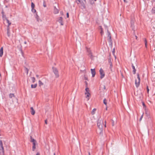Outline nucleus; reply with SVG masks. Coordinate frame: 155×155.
<instances>
[{
	"label": "nucleus",
	"instance_id": "1",
	"mask_svg": "<svg viewBox=\"0 0 155 155\" xmlns=\"http://www.w3.org/2000/svg\"><path fill=\"white\" fill-rule=\"evenodd\" d=\"M30 141L33 143L32 150L34 151L36 149V145L37 144V142L31 136L30 137Z\"/></svg>",
	"mask_w": 155,
	"mask_h": 155
},
{
	"label": "nucleus",
	"instance_id": "2",
	"mask_svg": "<svg viewBox=\"0 0 155 155\" xmlns=\"http://www.w3.org/2000/svg\"><path fill=\"white\" fill-rule=\"evenodd\" d=\"M103 125V120L102 119H99L97 121V125L101 131H102Z\"/></svg>",
	"mask_w": 155,
	"mask_h": 155
},
{
	"label": "nucleus",
	"instance_id": "3",
	"mask_svg": "<svg viewBox=\"0 0 155 155\" xmlns=\"http://www.w3.org/2000/svg\"><path fill=\"white\" fill-rule=\"evenodd\" d=\"M4 149L3 146V143L2 140H0V155H4Z\"/></svg>",
	"mask_w": 155,
	"mask_h": 155
},
{
	"label": "nucleus",
	"instance_id": "4",
	"mask_svg": "<svg viewBox=\"0 0 155 155\" xmlns=\"http://www.w3.org/2000/svg\"><path fill=\"white\" fill-rule=\"evenodd\" d=\"M87 51L88 53V55L91 59H93L94 58V56L93 55L90 49L89 48H87Z\"/></svg>",
	"mask_w": 155,
	"mask_h": 155
},
{
	"label": "nucleus",
	"instance_id": "5",
	"mask_svg": "<svg viewBox=\"0 0 155 155\" xmlns=\"http://www.w3.org/2000/svg\"><path fill=\"white\" fill-rule=\"evenodd\" d=\"M52 69L53 72L55 74L56 77L57 78L59 77V75L58 73V71L57 69L54 67H53Z\"/></svg>",
	"mask_w": 155,
	"mask_h": 155
},
{
	"label": "nucleus",
	"instance_id": "6",
	"mask_svg": "<svg viewBox=\"0 0 155 155\" xmlns=\"http://www.w3.org/2000/svg\"><path fill=\"white\" fill-rule=\"evenodd\" d=\"M100 74L101 75L100 78L101 79L103 78L105 76V74L103 70L101 68L99 71Z\"/></svg>",
	"mask_w": 155,
	"mask_h": 155
},
{
	"label": "nucleus",
	"instance_id": "7",
	"mask_svg": "<svg viewBox=\"0 0 155 155\" xmlns=\"http://www.w3.org/2000/svg\"><path fill=\"white\" fill-rule=\"evenodd\" d=\"M107 37L109 38L108 41L110 43L112 44V41L111 38L110 33L109 32L108 30H107Z\"/></svg>",
	"mask_w": 155,
	"mask_h": 155
},
{
	"label": "nucleus",
	"instance_id": "8",
	"mask_svg": "<svg viewBox=\"0 0 155 155\" xmlns=\"http://www.w3.org/2000/svg\"><path fill=\"white\" fill-rule=\"evenodd\" d=\"M91 72L92 74V77H94L95 74V69H91Z\"/></svg>",
	"mask_w": 155,
	"mask_h": 155
},
{
	"label": "nucleus",
	"instance_id": "9",
	"mask_svg": "<svg viewBox=\"0 0 155 155\" xmlns=\"http://www.w3.org/2000/svg\"><path fill=\"white\" fill-rule=\"evenodd\" d=\"M2 14L3 19L4 21H5V19H6L7 18L6 15H5L4 12L3 11H2Z\"/></svg>",
	"mask_w": 155,
	"mask_h": 155
},
{
	"label": "nucleus",
	"instance_id": "10",
	"mask_svg": "<svg viewBox=\"0 0 155 155\" xmlns=\"http://www.w3.org/2000/svg\"><path fill=\"white\" fill-rule=\"evenodd\" d=\"M62 17H60L58 19V22L61 24V25H63L62 21Z\"/></svg>",
	"mask_w": 155,
	"mask_h": 155
},
{
	"label": "nucleus",
	"instance_id": "11",
	"mask_svg": "<svg viewBox=\"0 0 155 155\" xmlns=\"http://www.w3.org/2000/svg\"><path fill=\"white\" fill-rule=\"evenodd\" d=\"M54 13L55 14H58L59 13L58 10L56 8V7L55 6L54 7Z\"/></svg>",
	"mask_w": 155,
	"mask_h": 155
},
{
	"label": "nucleus",
	"instance_id": "12",
	"mask_svg": "<svg viewBox=\"0 0 155 155\" xmlns=\"http://www.w3.org/2000/svg\"><path fill=\"white\" fill-rule=\"evenodd\" d=\"M31 114L32 115H34L35 113V110H34L33 107H31Z\"/></svg>",
	"mask_w": 155,
	"mask_h": 155
},
{
	"label": "nucleus",
	"instance_id": "13",
	"mask_svg": "<svg viewBox=\"0 0 155 155\" xmlns=\"http://www.w3.org/2000/svg\"><path fill=\"white\" fill-rule=\"evenodd\" d=\"M3 54V49L2 47L0 49V57H2Z\"/></svg>",
	"mask_w": 155,
	"mask_h": 155
},
{
	"label": "nucleus",
	"instance_id": "14",
	"mask_svg": "<svg viewBox=\"0 0 155 155\" xmlns=\"http://www.w3.org/2000/svg\"><path fill=\"white\" fill-rule=\"evenodd\" d=\"M132 68L133 69V73L134 74H135V72H136V69L135 68L134 66L133 65V64H132Z\"/></svg>",
	"mask_w": 155,
	"mask_h": 155
},
{
	"label": "nucleus",
	"instance_id": "15",
	"mask_svg": "<svg viewBox=\"0 0 155 155\" xmlns=\"http://www.w3.org/2000/svg\"><path fill=\"white\" fill-rule=\"evenodd\" d=\"M85 91V95H86L88 93H90L89 89L87 87L86 88Z\"/></svg>",
	"mask_w": 155,
	"mask_h": 155
},
{
	"label": "nucleus",
	"instance_id": "16",
	"mask_svg": "<svg viewBox=\"0 0 155 155\" xmlns=\"http://www.w3.org/2000/svg\"><path fill=\"white\" fill-rule=\"evenodd\" d=\"M7 34L8 36V37H9L10 35V30H9V28H7Z\"/></svg>",
	"mask_w": 155,
	"mask_h": 155
},
{
	"label": "nucleus",
	"instance_id": "17",
	"mask_svg": "<svg viewBox=\"0 0 155 155\" xmlns=\"http://www.w3.org/2000/svg\"><path fill=\"white\" fill-rule=\"evenodd\" d=\"M140 82L138 81V82H137V80H135V83L137 87H138L140 85Z\"/></svg>",
	"mask_w": 155,
	"mask_h": 155
},
{
	"label": "nucleus",
	"instance_id": "18",
	"mask_svg": "<svg viewBox=\"0 0 155 155\" xmlns=\"http://www.w3.org/2000/svg\"><path fill=\"white\" fill-rule=\"evenodd\" d=\"M5 20H6L7 22L8 23V26L7 28H9V26L11 25V22L7 19H5Z\"/></svg>",
	"mask_w": 155,
	"mask_h": 155
},
{
	"label": "nucleus",
	"instance_id": "19",
	"mask_svg": "<svg viewBox=\"0 0 155 155\" xmlns=\"http://www.w3.org/2000/svg\"><path fill=\"white\" fill-rule=\"evenodd\" d=\"M112 67H113L112 64L111 62H110V71L111 72L113 71Z\"/></svg>",
	"mask_w": 155,
	"mask_h": 155
},
{
	"label": "nucleus",
	"instance_id": "20",
	"mask_svg": "<svg viewBox=\"0 0 155 155\" xmlns=\"http://www.w3.org/2000/svg\"><path fill=\"white\" fill-rule=\"evenodd\" d=\"M96 108H94L92 110L91 112V113L92 115L94 114L95 113L96 111Z\"/></svg>",
	"mask_w": 155,
	"mask_h": 155
},
{
	"label": "nucleus",
	"instance_id": "21",
	"mask_svg": "<svg viewBox=\"0 0 155 155\" xmlns=\"http://www.w3.org/2000/svg\"><path fill=\"white\" fill-rule=\"evenodd\" d=\"M9 98H12L13 97H15V96L13 94L11 93L9 94Z\"/></svg>",
	"mask_w": 155,
	"mask_h": 155
},
{
	"label": "nucleus",
	"instance_id": "22",
	"mask_svg": "<svg viewBox=\"0 0 155 155\" xmlns=\"http://www.w3.org/2000/svg\"><path fill=\"white\" fill-rule=\"evenodd\" d=\"M37 84H35L34 85L31 84V88H35L37 86Z\"/></svg>",
	"mask_w": 155,
	"mask_h": 155
},
{
	"label": "nucleus",
	"instance_id": "23",
	"mask_svg": "<svg viewBox=\"0 0 155 155\" xmlns=\"http://www.w3.org/2000/svg\"><path fill=\"white\" fill-rule=\"evenodd\" d=\"M35 18L37 19V21L39 22L40 20V19L39 18V16L38 15L37 13H36L35 16Z\"/></svg>",
	"mask_w": 155,
	"mask_h": 155
},
{
	"label": "nucleus",
	"instance_id": "24",
	"mask_svg": "<svg viewBox=\"0 0 155 155\" xmlns=\"http://www.w3.org/2000/svg\"><path fill=\"white\" fill-rule=\"evenodd\" d=\"M134 21L133 20H131V27L132 28L134 27Z\"/></svg>",
	"mask_w": 155,
	"mask_h": 155
},
{
	"label": "nucleus",
	"instance_id": "25",
	"mask_svg": "<svg viewBox=\"0 0 155 155\" xmlns=\"http://www.w3.org/2000/svg\"><path fill=\"white\" fill-rule=\"evenodd\" d=\"M38 83H39V86H41V85H43V83L40 80H39V81Z\"/></svg>",
	"mask_w": 155,
	"mask_h": 155
},
{
	"label": "nucleus",
	"instance_id": "26",
	"mask_svg": "<svg viewBox=\"0 0 155 155\" xmlns=\"http://www.w3.org/2000/svg\"><path fill=\"white\" fill-rule=\"evenodd\" d=\"M35 5L33 2H31V8H34L35 7Z\"/></svg>",
	"mask_w": 155,
	"mask_h": 155
},
{
	"label": "nucleus",
	"instance_id": "27",
	"mask_svg": "<svg viewBox=\"0 0 155 155\" xmlns=\"http://www.w3.org/2000/svg\"><path fill=\"white\" fill-rule=\"evenodd\" d=\"M103 102H104V103L105 104V105H107V100H106V99H104V100H103Z\"/></svg>",
	"mask_w": 155,
	"mask_h": 155
},
{
	"label": "nucleus",
	"instance_id": "28",
	"mask_svg": "<svg viewBox=\"0 0 155 155\" xmlns=\"http://www.w3.org/2000/svg\"><path fill=\"white\" fill-rule=\"evenodd\" d=\"M86 97L87 98V97H89L90 95V93H88L86 95Z\"/></svg>",
	"mask_w": 155,
	"mask_h": 155
},
{
	"label": "nucleus",
	"instance_id": "29",
	"mask_svg": "<svg viewBox=\"0 0 155 155\" xmlns=\"http://www.w3.org/2000/svg\"><path fill=\"white\" fill-rule=\"evenodd\" d=\"M31 11L33 13H35L36 12V10L34 8H31Z\"/></svg>",
	"mask_w": 155,
	"mask_h": 155
},
{
	"label": "nucleus",
	"instance_id": "30",
	"mask_svg": "<svg viewBox=\"0 0 155 155\" xmlns=\"http://www.w3.org/2000/svg\"><path fill=\"white\" fill-rule=\"evenodd\" d=\"M137 78L138 80V81L140 82V76H139V74H137Z\"/></svg>",
	"mask_w": 155,
	"mask_h": 155
},
{
	"label": "nucleus",
	"instance_id": "31",
	"mask_svg": "<svg viewBox=\"0 0 155 155\" xmlns=\"http://www.w3.org/2000/svg\"><path fill=\"white\" fill-rule=\"evenodd\" d=\"M31 80L33 83H34L35 81V78L34 77H32L31 78Z\"/></svg>",
	"mask_w": 155,
	"mask_h": 155
},
{
	"label": "nucleus",
	"instance_id": "32",
	"mask_svg": "<svg viewBox=\"0 0 155 155\" xmlns=\"http://www.w3.org/2000/svg\"><path fill=\"white\" fill-rule=\"evenodd\" d=\"M76 2L78 4H79L81 2V0H76Z\"/></svg>",
	"mask_w": 155,
	"mask_h": 155
},
{
	"label": "nucleus",
	"instance_id": "33",
	"mask_svg": "<svg viewBox=\"0 0 155 155\" xmlns=\"http://www.w3.org/2000/svg\"><path fill=\"white\" fill-rule=\"evenodd\" d=\"M144 42H145V47H147V40L145 39Z\"/></svg>",
	"mask_w": 155,
	"mask_h": 155
},
{
	"label": "nucleus",
	"instance_id": "34",
	"mask_svg": "<svg viewBox=\"0 0 155 155\" xmlns=\"http://www.w3.org/2000/svg\"><path fill=\"white\" fill-rule=\"evenodd\" d=\"M101 35H102L103 34V30L101 28Z\"/></svg>",
	"mask_w": 155,
	"mask_h": 155
},
{
	"label": "nucleus",
	"instance_id": "35",
	"mask_svg": "<svg viewBox=\"0 0 155 155\" xmlns=\"http://www.w3.org/2000/svg\"><path fill=\"white\" fill-rule=\"evenodd\" d=\"M115 49L114 48L113 50V51H112V53H113L114 55V53H115Z\"/></svg>",
	"mask_w": 155,
	"mask_h": 155
},
{
	"label": "nucleus",
	"instance_id": "36",
	"mask_svg": "<svg viewBox=\"0 0 155 155\" xmlns=\"http://www.w3.org/2000/svg\"><path fill=\"white\" fill-rule=\"evenodd\" d=\"M43 5L44 7H45L46 6V5L45 4V2H44V3H43Z\"/></svg>",
	"mask_w": 155,
	"mask_h": 155
},
{
	"label": "nucleus",
	"instance_id": "37",
	"mask_svg": "<svg viewBox=\"0 0 155 155\" xmlns=\"http://www.w3.org/2000/svg\"><path fill=\"white\" fill-rule=\"evenodd\" d=\"M149 89L148 87L147 86V92L148 93L149 92Z\"/></svg>",
	"mask_w": 155,
	"mask_h": 155
},
{
	"label": "nucleus",
	"instance_id": "38",
	"mask_svg": "<svg viewBox=\"0 0 155 155\" xmlns=\"http://www.w3.org/2000/svg\"><path fill=\"white\" fill-rule=\"evenodd\" d=\"M143 114L142 115L141 117H140V120H141V119L143 117Z\"/></svg>",
	"mask_w": 155,
	"mask_h": 155
},
{
	"label": "nucleus",
	"instance_id": "39",
	"mask_svg": "<svg viewBox=\"0 0 155 155\" xmlns=\"http://www.w3.org/2000/svg\"><path fill=\"white\" fill-rule=\"evenodd\" d=\"M45 124H47V120H45Z\"/></svg>",
	"mask_w": 155,
	"mask_h": 155
},
{
	"label": "nucleus",
	"instance_id": "40",
	"mask_svg": "<svg viewBox=\"0 0 155 155\" xmlns=\"http://www.w3.org/2000/svg\"><path fill=\"white\" fill-rule=\"evenodd\" d=\"M105 124H104V127H106V121H105Z\"/></svg>",
	"mask_w": 155,
	"mask_h": 155
},
{
	"label": "nucleus",
	"instance_id": "41",
	"mask_svg": "<svg viewBox=\"0 0 155 155\" xmlns=\"http://www.w3.org/2000/svg\"><path fill=\"white\" fill-rule=\"evenodd\" d=\"M67 18H68V17H69V14H68V13H67Z\"/></svg>",
	"mask_w": 155,
	"mask_h": 155
},
{
	"label": "nucleus",
	"instance_id": "42",
	"mask_svg": "<svg viewBox=\"0 0 155 155\" xmlns=\"http://www.w3.org/2000/svg\"><path fill=\"white\" fill-rule=\"evenodd\" d=\"M109 62L110 64V63L111 62V59H110L109 60Z\"/></svg>",
	"mask_w": 155,
	"mask_h": 155
},
{
	"label": "nucleus",
	"instance_id": "43",
	"mask_svg": "<svg viewBox=\"0 0 155 155\" xmlns=\"http://www.w3.org/2000/svg\"><path fill=\"white\" fill-rule=\"evenodd\" d=\"M21 54L23 56V52L21 50Z\"/></svg>",
	"mask_w": 155,
	"mask_h": 155
},
{
	"label": "nucleus",
	"instance_id": "44",
	"mask_svg": "<svg viewBox=\"0 0 155 155\" xmlns=\"http://www.w3.org/2000/svg\"><path fill=\"white\" fill-rule=\"evenodd\" d=\"M85 83H86V87H87V83L86 81H85Z\"/></svg>",
	"mask_w": 155,
	"mask_h": 155
},
{
	"label": "nucleus",
	"instance_id": "45",
	"mask_svg": "<svg viewBox=\"0 0 155 155\" xmlns=\"http://www.w3.org/2000/svg\"><path fill=\"white\" fill-rule=\"evenodd\" d=\"M142 104H143V106H145V104L143 102V103H142Z\"/></svg>",
	"mask_w": 155,
	"mask_h": 155
},
{
	"label": "nucleus",
	"instance_id": "46",
	"mask_svg": "<svg viewBox=\"0 0 155 155\" xmlns=\"http://www.w3.org/2000/svg\"><path fill=\"white\" fill-rule=\"evenodd\" d=\"M124 2L125 3H127V1L126 0H124Z\"/></svg>",
	"mask_w": 155,
	"mask_h": 155
},
{
	"label": "nucleus",
	"instance_id": "47",
	"mask_svg": "<svg viewBox=\"0 0 155 155\" xmlns=\"http://www.w3.org/2000/svg\"><path fill=\"white\" fill-rule=\"evenodd\" d=\"M26 69L27 71V74H28V70L27 68H26Z\"/></svg>",
	"mask_w": 155,
	"mask_h": 155
},
{
	"label": "nucleus",
	"instance_id": "48",
	"mask_svg": "<svg viewBox=\"0 0 155 155\" xmlns=\"http://www.w3.org/2000/svg\"><path fill=\"white\" fill-rule=\"evenodd\" d=\"M36 155H40V153H37L36 154Z\"/></svg>",
	"mask_w": 155,
	"mask_h": 155
},
{
	"label": "nucleus",
	"instance_id": "49",
	"mask_svg": "<svg viewBox=\"0 0 155 155\" xmlns=\"http://www.w3.org/2000/svg\"><path fill=\"white\" fill-rule=\"evenodd\" d=\"M36 76L38 78V77H39V75H36Z\"/></svg>",
	"mask_w": 155,
	"mask_h": 155
},
{
	"label": "nucleus",
	"instance_id": "50",
	"mask_svg": "<svg viewBox=\"0 0 155 155\" xmlns=\"http://www.w3.org/2000/svg\"><path fill=\"white\" fill-rule=\"evenodd\" d=\"M135 36V37H136V39H137V36Z\"/></svg>",
	"mask_w": 155,
	"mask_h": 155
},
{
	"label": "nucleus",
	"instance_id": "51",
	"mask_svg": "<svg viewBox=\"0 0 155 155\" xmlns=\"http://www.w3.org/2000/svg\"><path fill=\"white\" fill-rule=\"evenodd\" d=\"M24 43H25V44H26V41H25V42H24Z\"/></svg>",
	"mask_w": 155,
	"mask_h": 155
},
{
	"label": "nucleus",
	"instance_id": "52",
	"mask_svg": "<svg viewBox=\"0 0 155 155\" xmlns=\"http://www.w3.org/2000/svg\"><path fill=\"white\" fill-rule=\"evenodd\" d=\"M104 89H105V86L104 87Z\"/></svg>",
	"mask_w": 155,
	"mask_h": 155
},
{
	"label": "nucleus",
	"instance_id": "53",
	"mask_svg": "<svg viewBox=\"0 0 155 155\" xmlns=\"http://www.w3.org/2000/svg\"><path fill=\"white\" fill-rule=\"evenodd\" d=\"M54 155H55V153H54Z\"/></svg>",
	"mask_w": 155,
	"mask_h": 155
},
{
	"label": "nucleus",
	"instance_id": "54",
	"mask_svg": "<svg viewBox=\"0 0 155 155\" xmlns=\"http://www.w3.org/2000/svg\"><path fill=\"white\" fill-rule=\"evenodd\" d=\"M89 98H88V99H87V100H89Z\"/></svg>",
	"mask_w": 155,
	"mask_h": 155
},
{
	"label": "nucleus",
	"instance_id": "55",
	"mask_svg": "<svg viewBox=\"0 0 155 155\" xmlns=\"http://www.w3.org/2000/svg\"><path fill=\"white\" fill-rule=\"evenodd\" d=\"M94 1H97V0H94Z\"/></svg>",
	"mask_w": 155,
	"mask_h": 155
},
{
	"label": "nucleus",
	"instance_id": "56",
	"mask_svg": "<svg viewBox=\"0 0 155 155\" xmlns=\"http://www.w3.org/2000/svg\"><path fill=\"white\" fill-rule=\"evenodd\" d=\"M153 1L155 2V0H153Z\"/></svg>",
	"mask_w": 155,
	"mask_h": 155
},
{
	"label": "nucleus",
	"instance_id": "57",
	"mask_svg": "<svg viewBox=\"0 0 155 155\" xmlns=\"http://www.w3.org/2000/svg\"><path fill=\"white\" fill-rule=\"evenodd\" d=\"M89 155H90V153H89Z\"/></svg>",
	"mask_w": 155,
	"mask_h": 155
},
{
	"label": "nucleus",
	"instance_id": "58",
	"mask_svg": "<svg viewBox=\"0 0 155 155\" xmlns=\"http://www.w3.org/2000/svg\"><path fill=\"white\" fill-rule=\"evenodd\" d=\"M84 1H85V0H84Z\"/></svg>",
	"mask_w": 155,
	"mask_h": 155
}]
</instances>
